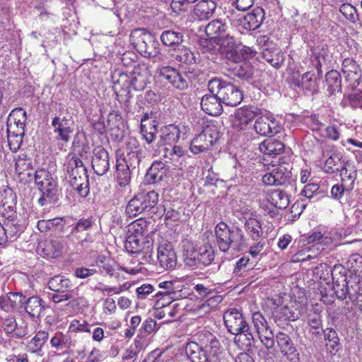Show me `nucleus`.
I'll use <instances>...</instances> for the list:
<instances>
[{
  "mask_svg": "<svg viewBox=\"0 0 362 362\" xmlns=\"http://www.w3.org/2000/svg\"><path fill=\"white\" fill-rule=\"evenodd\" d=\"M67 239L66 245L68 247L71 246L76 248L77 250L81 249H86L89 247V245L93 242L92 237L88 232H78L76 230H71L70 234L66 236Z\"/></svg>",
  "mask_w": 362,
  "mask_h": 362,
  "instance_id": "obj_27",
  "label": "nucleus"
},
{
  "mask_svg": "<svg viewBox=\"0 0 362 362\" xmlns=\"http://www.w3.org/2000/svg\"><path fill=\"white\" fill-rule=\"evenodd\" d=\"M263 164L267 166V173L262 177L265 185H282L291 177V167L288 163L280 160H263Z\"/></svg>",
  "mask_w": 362,
  "mask_h": 362,
  "instance_id": "obj_4",
  "label": "nucleus"
},
{
  "mask_svg": "<svg viewBox=\"0 0 362 362\" xmlns=\"http://www.w3.org/2000/svg\"><path fill=\"white\" fill-rule=\"evenodd\" d=\"M339 11L342 15L351 22L355 23L358 20L356 10L350 4H344L341 6Z\"/></svg>",
  "mask_w": 362,
  "mask_h": 362,
  "instance_id": "obj_58",
  "label": "nucleus"
},
{
  "mask_svg": "<svg viewBox=\"0 0 362 362\" xmlns=\"http://www.w3.org/2000/svg\"><path fill=\"white\" fill-rule=\"evenodd\" d=\"M182 259L185 264L189 267L197 268L198 250H195L194 244L189 240L182 243Z\"/></svg>",
  "mask_w": 362,
  "mask_h": 362,
  "instance_id": "obj_32",
  "label": "nucleus"
},
{
  "mask_svg": "<svg viewBox=\"0 0 362 362\" xmlns=\"http://www.w3.org/2000/svg\"><path fill=\"white\" fill-rule=\"evenodd\" d=\"M277 344L281 353L287 357L291 362L299 361L298 353L289 336L284 332H279L276 336Z\"/></svg>",
  "mask_w": 362,
  "mask_h": 362,
  "instance_id": "obj_21",
  "label": "nucleus"
},
{
  "mask_svg": "<svg viewBox=\"0 0 362 362\" xmlns=\"http://www.w3.org/2000/svg\"><path fill=\"white\" fill-rule=\"evenodd\" d=\"M201 107L204 112L212 116L219 115L223 112L222 101L215 92H210L202 97Z\"/></svg>",
  "mask_w": 362,
  "mask_h": 362,
  "instance_id": "obj_25",
  "label": "nucleus"
},
{
  "mask_svg": "<svg viewBox=\"0 0 362 362\" xmlns=\"http://www.w3.org/2000/svg\"><path fill=\"white\" fill-rule=\"evenodd\" d=\"M259 150L265 156L274 157L284 151V145L276 140L266 139L259 144Z\"/></svg>",
  "mask_w": 362,
  "mask_h": 362,
  "instance_id": "obj_34",
  "label": "nucleus"
},
{
  "mask_svg": "<svg viewBox=\"0 0 362 362\" xmlns=\"http://www.w3.org/2000/svg\"><path fill=\"white\" fill-rule=\"evenodd\" d=\"M113 88L116 93L126 90L131 87L129 76L124 73L114 74L112 76Z\"/></svg>",
  "mask_w": 362,
  "mask_h": 362,
  "instance_id": "obj_50",
  "label": "nucleus"
},
{
  "mask_svg": "<svg viewBox=\"0 0 362 362\" xmlns=\"http://www.w3.org/2000/svg\"><path fill=\"white\" fill-rule=\"evenodd\" d=\"M211 348L207 346L202 348L197 342L190 341L187 344L185 351L192 362H213L216 356L209 353Z\"/></svg>",
  "mask_w": 362,
  "mask_h": 362,
  "instance_id": "obj_16",
  "label": "nucleus"
},
{
  "mask_svg": "<svg viewBox=\"0 0 362 362\" xmlns=\"http://www.w3.org/2000/svg\"><path fill=\"white\" fill-rule=\"evenodd\" d=\"M179 128L173 124L165 127L162 130V142L159 146V153L163 152L162 157L166 158L169 156L182 157L184 156V151L177 146H173L172 144L176 142L180 137Z\"/></svg>",
  "mask_w": 362,
  "mask_h": 362,
  "instance_id": "obj_8",
  "label": "nucleus"
},
{
  "mask_svg": "<svg viewBox=\"0 0 362 362\" xmlns=\"http://www.w3.org/2000/svg\"><path fill=\"white\" fill-rule=\"evenodd\" d=\"M329 271L332 277L333 288L337 298L343 300L349 297L350 300H353L354 295L348 286L344 267L341 264L334 265Z\"/></svg>",
  "mask_w": 362,
  "mask_h": 362,
  "instance_id": "obj_10",
  "label": "nucleus"
},
{
  "mask_svg": "<svg viewBox=\"0 0 362 362\" xmlns=\"http://www.w3.org/2000/svg\"><path fill=\"white\" fill-rule=\"evenodd\" d=\"M352 190L351 184H337L331 189V196L334 199L340 200L345 192H351Z\"/></svg>",
  "mask_w": 362,
  "mask_h": 362,
  "instance_id": "obj_57",
  "label": "nucleus"
},
{
  "mask_svg": "<svg viewBox=\"0 0 362 362\" xmlns=\"http://www.w3.org/2000/svg\"><path fill=\"white\" fill-rule=\"evenodd\" d=\"M143 240L142 228L139 226H130L124 243V247L129 253L138 252V243Z\"/></svg>",
  "mask_w": 362,
  "mask_h": 362,
  "instance_id": "obj_28",
  "label": "nucleus"
},
{
  "mask_svg": "<svg viewBox=\"0 0 362 362\" xmlns=\"http://www.w3.org/2000/svg\"><path fill=\"white\" fill-rule=\"evenodd\" d=\"M340 176L341 178V183L348 185L351 184L352 189H354V182L357 177L356 168L351 165L348 161L339 170Z\"/></svg>",
  "mask_w": 362,
  "mask_h": 362,
  "instance_id": "obj_44",
  "label": "nucleus"
},
{
  "mask_svg": "<svg viewBox=\"0 0 362 362\" xmlns=\"http://www.w3.org/2000/svg\"><path fill=\"white\" fill-rule=\"evenodd\" d=\"M160 40L167 46L179 45L183 41V35L175 30H165L162 33Z\"/></svg>",
  "mask_w": 362,
  "mask_h": 362,
  "instance_id": "obj_48",
  "label": "nucleus"
},
{
  "mask_svg": "<svg viewBox=\"0 0 362 362\" xmlns=\"http://www.w3.org/2000/svg\"><path fill=\"white\" fill-rule=\"evenodd\" d=\"M66 165H67L69 180L87 175V170L82 160H69L68 163Z\"/></svg>",
  "mask_w": 362,
  "mask_h": 362,
  "instance_id": "obj_39",
  "label": "nucleus"
},
{
  "mask_svg": "<svg viewBox=\"0 0 362 362\" xmlns=\"http://www.w3.org/2000/svg\"><path fill=\"white\" fill-rule=\"evenodd\" d=\"M250 259L247 257H243L236 262L233 269V274L235 276H243L249 269Z\"/></svg>",
  "mask_w": 362,
  "mask_h": 362,
  "instance_id": "obj_62",
  "label": "nucleus"
},
{
  "mask_svg": "<svg viewBox=\"0 0 362 362\" xmlns=\"http://www.w3.org/2000/svg\"><path fill=\"white\" fill-rule=\"evenodd\" d=\"M52 126L56 139L64 142H68L71 134L74 132V127L71 122L66 117H54L52 121Z\"/></svg>",
  "mask_w": 362,
  "mask_h": 362,
  "instance_id": "obj_19",
  "label": "nucleus"
},
{
  "mask_svg": "<svg viewBox=\"0 0 362 362\" xmlns=\"http://www.w3.org/2000/svg\"><path fill=\"white\" fill-rule=\"evenodd\" d=\"M165 164L162 160H157L154 161L148 170L146 177H150L153 182H156L157 181L160 180L164 173L161 172L160 175H159V170H163Z\"/></svg>",
  "mask_w": 362,
  "mask_h": 362,
  "instance_id": "obj_52",
  "label": "nucleus"
},
{
  "mask_svg": "<svg viewBox=\"0 0 362 362\" xmlns=\"http://www.w3.org/2000/svg\"><path fill=\"white\" fill-rule=\"evenodd\" d=\"M26 120V112L22 108L13 110L7 119V133H25Z\"/></svg>",
  "mask_w": 362,
  "mask_h": 362,
  "instance_id": "obj_17",
  "label": "nucleus"
},
{
  "mask_svg": "<svg viewBox=\"0 0 362 362\" xmlns=\"http://www.w3.org/2000/svg\"><path fill=\"white\" fill-rule=\"evenodd\" d=\"M2 328L6 334L16 338H22L28 334L26 326L18 325L16 319L13 317H8L4 320Z\"/></svg>",
  "mask_w": 362,
  "mask_h": 362,
  "instance_id": "obj_31",
  "label": "nucleus"
},
{
  "mask_svg": "<svg viewBox=\"0 0 362 362\" xmlns=\"http://www.w3.org/2000/svg\"><path fill=\"white\" fill-rule=\"evenodd\" d=\"M159 77L168 81L175 88L184 90L189 86V78L186 73H181L172 66H160L157 69Z\"/></svg>",
  "mask_w": 362,
  "mask_h": 362,
  "instance_id": "obj_12",
  "label": "nucleus"
},
{
  "mask_svg": "<svg viewBox=\"0 0 362 362\" xmlns=\"http://www.w3.org/2000/svg\"><path fill=\"white\" fill-rule=\"evenodd\" d=\"M4 230L6 235H7V240L13 241L16 240L18 235L23 231V226L18 223V221L15 220H8L4 223Z\"/></svg>",
  "mask_w": 362,
  "mask_h": 362,
  "instance_id": "obj_49",
  "label": "nucleus"
},
{
  "mask_svg": "<svg viewBox=\"0 0 362 362\" xmlns=\"http://www.w3.org/2000/svg\"><path fill=\"white\" fill-rule=\"evenodd\" d=\"M263 19L264 11L257 8L245 15L242 23L246 29L255 30L260 26Z\"/></svg>",
  "mask_w": 362,
  "mask_h": 362,
  "instance_id": "obj_35",
  "label": "nucleus"
},
{
  "mask_svg": "<svg viewBox=\"0 0 362 362\" xmlns=\"http://www.w3.org/2000/svg\"><path fill=\"white\" fill-rule=\"evenodd\" d=\"M157 122L156 120H149L147 114H145L141 121V132L144 139L148 144L151 143L157 134Z\"/></svg>",
  "mask_w": 362,
  "mask_h": 362,
  "instance_id": "obj_33",
  "label": "nucleus"
},
{
  "mask_svg": "<svg viewBox=\"0 0 362 362\" xmlns=\"http://www.w3.org/2000/svg\"><path fill=\"white\" fill-rule=\"evenodd\" d=\"M24 308L25 312L31 317H39L43 310L44 301L39 296H31L27 300H23Z\"/></svg>",
  "mask_w": 362,
  "mask_h": 362,
  "instance_id": "obj_36",
  "label": "nucleus"
},
{
  "mask_svg": "<svg viewBox=\"0 0 362 362\" xmlns=\"http://www.w3.org/2000/svg\"><path fill=\"white\" fill-rule=\"evenodd\" d=\"M228 28L227 25L221 20L216 19L209 22L205 28L206 33L209 40L203 42L202 45L213 44L218 41L219 38L226 36V34L229 33L227 32Z\"/></svg>",
  "mask_w": 362,
  "mask_h": 362,
  "instance_id": "obj_23",
  "label": "nucleus"
},
{
  "mask_svg": "<svg viewBox=\"0 0 362 362\" xmlns=\"http://www.w3.org/2000/svg\"><path fill=\"white\" fill-rule=\"evenodd\" d=\"M245 229L253 240H258L263 233L260 222L255 218H249L245 221Z\"/></svg>",
  "mask_w": 362,
  "mask_h": 362,
  "instance_id": "obj_43",
  "label": "nucleus"
},
{
  "mask_svg": "<svg viewBox=\"0 0 362 362\" xmlns=\"http://www.w3.org/2000/svg\"><path fill=\"white\" fill-rule=\"evenodd\" d=\"M75 295H77V290H71L64 293L55 292L54 293L49 294V298L54 303H59L71 299Z\"/></svg>",
  "mask_w": 362,
  "mask_h": 362,
  "instance_id": "obj_61",
  "label": "nucleus"
},
{
  "mask_svg": "<svg viewBox=\"0 0 362 362\" xmlns=\"http://www.w3.org/2000/svg\"><path fill=\"white\" fill-rule=\"evenodd\" d=\"M69 182L72 189L76 191L81 197H86L88 195L90 189L88 175L69 180Z\"/></svg>",
  "mask_w": 362,
  "mask_h": 362,
  "instance_id": "obj_40",
  "label": "nucleus"
},
{
  "mask_svg": "<svg viewBox=\"0 0 362 362\" xmlns=\"http://www.w3.org/2000/svg\"><path fill=\"white\" fill-rule=\"evenodd\" d=\"M151 71L146 64H139L134 68L130 78V85L135 90H144L151 77Z\"/></svg>",
  "mask_w": 362,
  "mask_h": 362,
  "instance_id": "obj_15",
  "label": "nucleus"
},
{
  "mask_svg": "<svg viewBox=\"0 0 362 362\" xmlns=\"http://www.w3.org/2000/svg\"><path fill=\"white\" fill-rule=\"evenodd\" d=\"M323 170V171L326 173L332 174L337 171H339L341 168V163L339 162H336L335 160H325L322 163L320 164Z\"/></svg>",
  "mask_w": 362,
  "mask_h": 362,
  "instance_id": "obj_63",
  "label": "nucleus"
},
{
  "mask_svg": "<svg viewBox=\"0 0 362 362\" xmlns=\"http://www.w3.org/2000/svg\"><path fill=\"white\" fill-rule=\"evenodd\" d=\"M208 87L209 91L215 92L221 98L222 103L226 105L236 106L243 100V93L236 86L219 78L210 80Z\"/></svg>",
  "mask_w": 362,
  "mask_h": 362,
  "instance_id": "obj_5",
  "label": "nucleus"
},
{
  "mask_svg": "<svg viewBox=\"0 0 362 362\" xmlns=\"http://www.w3.org/2000/svg\"><path fill=\"white\" fill-rule=\"evenodd\" d=\"M301 315L298 305L296 303L290 304H277L272 309V317L275 323L284 328L290 322H294Z\"/></svg>",
  "mask_w": 362,
  "mask_h": 362,
  "instance_id": "obj_9",
  "label": "nucleus"
},
{
  "mask_svg": "<svg viewBox=\"0 0 362 362\" xmlns=\"http://www.w3.org/2000/svg\"><path fill=\"white\" fill-rule=\"evenodd\" d=\"M237 59H233V62H238L242 60H248L256 55V52L251 47L244 46L240 42L238 45V50L236 51Z\"/></svg>",
  "mask_w": 362,
  "mask_h": 362,
  "instance_id": "obj_53",
  "label": "nucleus"
},
{
  "mask_svg": "<svg viewBox=\"0 0 362 362\" xmlns=\"http://www.w3.org/2000/svg\"><path fill=\"white\" fill-rule=\"evenodd\" d=\"M16 200V197L11 189L5 190L4 194L0 197V203L2 206L7 207L11 212H13Z\"/></svg>",
  "mask_w": 362,
  "mask_h": 362,
  "instance_id": "obj_55",
  "label": "nucleus"
},
{
  "mask_svg": "<svg viewBox=\"0 0 362 362\" xmlns=\"http://www.w3.org/2000/svg\"><path fill=\"white\" fill-rule=\"evenodd\" d=\"M216 7L214 0H202L194 6L193 13L199 21L207 20L213 16Z\"/></svg>",
  "mask_w": 362,
  "mask_h": 362,
  "instance_id": "obj_30",
  "label": "nucleus"
},
{
  "mask_svg": "<svg viewBox=\"0 0 362 362\" xmlns=\"http://www.w3.org/2000/svg\"><path fill=\"white\" fill-rule=\"evenodd\" d=\"M223 320L227 330L235 335V342L243 349L250 348L255 341L250 327L242 313L231 308L223 314Z\"/></svg>",
  "mask_w": 362,
  "mask_h": 362,
  "instance_id": "obj_1",
  "label": "nucleus"
},
{
  "mask_svg": "<svg viewBox=\"0 0 362 362\" xmlns=\"http://www.w3.org/2000/svg\"><path fill=\"white\" fill-rule=\"evenodd\" d=\"M62 221L63 220L61 218L41 220L37 222V227L41 232H45L47 230H52L55 227L62 226Z\"/></svg>",
  "mask_w": 362,
  "mask_h": 362,
  "instance_id": "obj_54",
  "label": "nucleus"
},
{
  "mask_svg": "<svg viewBox=\"0 0 362 362\" xmlns=\"http://www.w3.org/2000/svg\"><path fill=\"white\" fill-rule=\"evenodd\" d=\"M240 41L235 39L230 33L226 34L222 38L213 44L203 45V52H209L211 54L219 53L222 57L229 61L237 59L236 51L238 50Z\"/></svg>",
  "mask_w": 362,
  "mask_h": 362,
  "instance_id": "obj_6",
  "label": "nucleus"
},
{
  "mask_svg": "<svg viewBox=\"0 0 362 362\" xmlns=\"http://www.w3.org/2000/svg\"><path fill=\"white\" fill-rule=\"evenodd\" d=\"M326 81L329 86L335 90L341 86V76L338 71H330L326 75Z\"/></svg>",
  "mask_w": 362,
  "mask_h": 362,
  "instance_id": "obj_64",
  "label": "nucleus"
},
{
  "mask_svg": "<svg viewBox=\"0 0 362 362\" xmlns=\"http://www.w3.org/2000/svg\"><path fill=\"white\" fill-rule=\"evenodd\" d=\"M159 194L154 190L135 195L128 203L126 213L129 217L151 211L158 203Z\"/></svg>",
  "mask_w": 362,
  "mask_h": 362,
  "instance_id": "obj_7",
  "label": "nucleus"
},
{
  "mask_svg": "<svg viewBox=\"0 0 362 362\" xmlns=\"http://www.w3.org/2000/svg\"><path fill=\"white\" fill-rule=\"evenodd\" d=\"M252 322L258 334L259 339L267 349H270L274 346V332L269 323L259 312L252 314Z\"/></svg>",
  "mask_w": 362,
  "mask_h": 362,
  "instance_id": "obj_11",
  "label": "nucleus"
},
{
  "mask_svg": "<svg viewBox=\"0 0 362 362\" xmlns=\"http://www.w3.org/2000/svg\"><path fill=\"white\" fill-rule=\"evenodd\" d=\"M117 190L120 197L129 195L132 189L130 186L131 173L126 160H116Z\"/></svg>",
  "mask_w": 362,
  "mask_h": 362,
  "instance_id": "obj_13",
  "label": "nucleus"
},
{
  "mask_svg": "<svg viewBox=\"0 0 362 362\" xmlns=\"http://www.w3.org/2000/svg\"><path fill=\"white\" fill-rule=\"evenodd\" d=\"M25 297L21 293L8 292L0 296V310L6 313H11L19 305H23Z\"/></svg>",
  "mask_w": 362,
  "mask_h": 362,
  "instance_id": "obj_26",
  "label": "nucleus"
},
{
  "mask_svg": "<svg viewBox=\"0 0 362 362\" xmlns=\"http://www.w3.org/2000/svg\"><path fill=\"white\" fill-rule=\"evenodd\" d=\"M157 259L160 267L165 269H171L175 267L177 256L172 243L163 240L159 244L157 248Z\"/></svg>",
  "mask_w": 362,
  "mask_h": 362,
  "instance_id": "obj_14",
  "label": "nucleus"
},
{
  "mask_svg": "<svg viewBox=\"0 0 362 362\" xmlns=\"http://www.w3.org/2000/svg\"><path fill=\"white\" fill-rule=\"evenodd\" d=\"M212 145L211 141L202 132L192 141L190 150L193 153L196 154L208 149Z\"/></svg>",
  "mask_w": 362,
  "mask_h": 362,
  "instance_id": "obj_46",
  "label": "nucleus"
},
{
  "mask_svg": "<svg viewBox=\"0 0 362 362\" xmlns=\"http://www.w3.org/2000/svg\"><path fill=\"white\" fill-rule=\"evenodd\" d=\"M321 310L315 308L308 315V323L315 334H319L320 330H322V320L320 315Z\"/></svg>",
  "mask_w": 362,
  "mask_h": 362,
  "instance_id": "obj_47",
  "label": "nucleus"
},
{
  "mask_svg": "<svg viewBox=\"0 0 362 362\" xmlns=\"http://www.w3.org/2000/svg\"><path fill=\"white\" fill-rule=\"evenodd\" d=\"M216 244L221 252H226L230 248L239 251L245 243V236L240 228L230 230L228 226L221 222L215 228Z\"/></svg>",
  "mask_w": 362,
  "mask_h": 362,
  "instance_id": "obj_2",
  "label": "nucleus"
},
{
  "mask_svg": "<svg viewBox=\"0 0 362 362\" xmlns=\"http://www.w3.org/2000/svg\"><path fill=\"white\" fill-rule=\"evenodd\" d=\"M255 132L262 136H267L276 134L280 132V125L278 121L272 117L261 116L255 123Z\"/></svg>",
  "mask_w": 362,
  "mask_h": 362,
  "instance_id": "obj_18",
  "label": "nucleus"
},
{
  "mask_svg": "<svg viewBox=\"0 0 362 362\" xmlns=\"http://www.w3.org/2000/svg\"><path fill=\"white\" fill-rule=\"evenodd\" d=\"M110 160H91L94 172L98 175H105L110 168Z\"/></svg>",
  "mask_w": 362,
  "mask_h": 362,
  "instance_id": "obj_59",
  "label": "nucleus"
},
{
  "mask_svg": "<svg viewBox=\"0 0 362 362\" xmlns=\"http://www.w3.org/2000/svg\"><path fill=\"white\" fill-rule=\"evenodd\" d=\"M138 252L144 254V257L146 262H151L153 260V242L147 240L143 235L142 242L138 243Z\"/></svg>",
  "mask_w": 362,
  "mask_h": 362,
  "instance_id": "obj_51",
  "label": "nucleus"
},
{
  "mask_svg": "<svg viewBox=\"0 0 362 362\" xmlns=\"http://www.w3.org/2000/svg\"><path fill=\"white\" fill-rule=\"evenodd\" d=\"M269 202L277 209H284L289 205L288 196L282 190L272 191L268 197Z\"/></svg>",
  "mask_w": 362,
  "mask_h": 362,
  "instance_id": "obj_42",
  "label": "nucleus"
},
{
  "mask_svg": "<svg viewBox=\"0 0 362 362\" xmlns=\"http://www.w3.org/2000/svg\"><path fill=\"white\" fill-rule=\"evenodd\" d=\"M35 183L42 194L38 199L41 206L55 202L59 196V188L56 179L45 168H39L35 172Z\"/></svg>",
  "mask_w": 362,
  "mask_h": 362,
  "instance_id": "obj_3",
  "label": "nucleus"
},
{
  "mask_svg": "<svg viewBox=\"0 0 362 362\" xmlns=\"http://www.w3.org/2000/svg\"><path fill=\"white\" fill-rule=\"evenodd\" d=\"M47 284L49 288L56 293L69 292V291L72 290V284L70 280L60 275L51 278ZM74 290H77V288Z\"/></svg>",
  "mask_w": 362,
  "mask_h": 362,
  "instance_id": "obj_37",
  "label": "nucleus"
},
{
  "mask_svg": "<svg viewBox=\"0 0 362 362\" xmlns=\"http://www.w3.org/2000/svg\"><path fill=\"white\" fill-rule=\"evenodd\" d=\"M49 334L47 332L39 331L28 343L29 351L41 355L42 348L48 339Z\"/></svg>",
  "mask_w": 362,
  "mask_h": 362,
  "instance_id": "obj_41",
  "label": "nucleus"
},
{
  "mask_svg": "<svg viewBox=\"0 0 362 362\" xmlns=\"http://www.w3.org/2000/svg\"><path fill=\"white\" fill-rule=\"evenodd\" d=\"M296 87L301 88L305 94H311L318 91V82L315 74L306 72L293 78L291 82Z\"/></svg>",
  "mask_w": 362,
  "mask_h": 362,
  "instance_id": "obj_22",
  "label": "nucleus"
},
{
  "mask_svg": "<svg viewBox=\"0 0 362 362\" xmlns=\"http://www.w3.org/2000/svg\"><path fill=\"white\" fill-rule=\"evenodd\" d=\"M63 245L58 240H47L39 243L37 252L47 258L58 257L62 250Z\"/></svg>",
  "mask_w": 362,
  "mask_h": 362,
  "instance_id": "obj_29",
  "label": "nucleus"
},
{
  "mask_svg": "<svg viewBox=\"0 0 362 362\" xmlns=\"http://www.w3.org/2000/svg\"><path fill=\"white\" fill-rule=\"evenodd\" d=\"M172 56L180 63L192 64L196 62L194 54L189 49L184 46L175 49Z\"/></svg>",
  "mask_w": 362,
  "mask_h": 362,
  "instance_id": "obj_38",
  "label": "nucleus"
},
{
  "mask_svg": "<svg viewBox=\"0 0 362 362\" xmlns=\"http://www.w3.org/2000/svg\"><path fill=\"white\" fill-rule=\"evenodd\" d=\"M341 71L346 80L353 86L359 83L362 70L356 62L351 58H346L342 62Z\"/></svg>",
  "mask_w": 362,
  "mask_h": 362,
  "instance_id": "obj_20",
  "label": "nucleus"
},
{
  "mask_svg": "<svg viewBox=\"0 0 362 362\" xmlns=\"http://www.w3.org/2000/svg\"><path fill=\"white\" fill-rule=\"evenodd\" d=\"M328 50L326 45L317 46L313 48L312 57L313 58V62H316L317 66H321L322 64L325 62Z\"/></svg>",
  "mask_w": 362,
  "mask_h": 362,
  "instance_id": "obj_56",
  "label": "nucleus"
},
{
  "mask_svg": "<svg viewBox=\"0 0 362 362\" xmlns=\"http://www.w3.org/2000/svg\"><path fill=\"white\" fill-rule=\"evenodd\" d=\"M257 113L250 107H243L236 110L233 119V127L237 131L245 130L256 117Z\"/></svg>",
  "mask_w": 362,
  "mask_h": 362,
  "instance_id": "obj_24",
  "label": "nucleus"
},
{
  "mask_svg": "<svg viewBox=\"0 0 362 362\" xmlns=\"http://www.w3.org/2000/svg\"><path fill=\"white\" fill-rule=\"evenodd\" d=\"M8 134V146L10 148V149L13 151V152H16L21 144H22V141H23V137L25 134V133H20L18 134H10V133H7Z\"/></svg>",
  "mask_w": 362,
  "mask_h": 362,
  "instance_id": "obj_60",
  "label": "nucleus"
},
{
  "mask_svg": "<svg viewBox=\"0 0 362 362\" xmlns=\"http://www.w3.org/2000/svg\"><path fill=\"white\" fill-rule=\"evenodd\" d=\"M214 259V250L208 245L201 246L198 250L197 267L200 265L209 266Z\"/></svg>",
  "mask_w": 362,
  "mask_h": 362,
  "instance_id": "obj_45",
  "label": "nucleus"
}]
</instances>
